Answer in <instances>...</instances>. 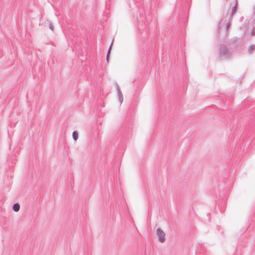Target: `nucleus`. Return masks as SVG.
<instances>
[{"instance_id":"20e7f679","label":"nucleus","mask_w":255,"mask_h":255,"mask_svg":"<svg viewBox=\"0 0 255 255\" xmlns=\"http://www.w3.org/2000/svg\"><path fill=\"white\" fill-rule=\"evenodd\" d=\"M73 138L75 140L78 139V134L76 131H74L72 133Z\"/></svg>"},{"instance_id":"f257e3e1","label":"nucleus","mask_w":255,"mask_h":255,"mask_svg":"<svg viewBox=\"0 0 255 255\" xmlns=\"http://www.w3.org/2000/svg\"><path fill=\"white\" fill-rule=\"evenodd\" d=\"M156 233L158 236L159 241L161 243H163L165 241V239L164 233L161 229H158L156 230Z\"/></svg>"},{"instance_id":"7ed1b4c3","label":"nucleus","mask_w":255,"mask_h":255,"mask_svg":"<svg viewBox=\"0 0 255 255\" xmlns=\"http://www.w3.org/2000/svg\"><path fill=\"white\" fill-rule=\"evenodd\" d=\"M13 210L15 212H18L20 209V206L18 204H14L13 206Z\"/></svg>"},{"instance_id":"39448f33","label":"nucleus","mask_w":255,"mask_h":255,"mask_svg":"<svg viewBox=\"0 0 255 255\" xmlns=\"http://www.w3.org/2000/svg\"><path fill=\"white\" fill-rule=\"evenodd\" d=\"M111 46H110L109 50H108V54H107V60H108L109 59V55H110V51H111Z\"/></svg>"},{"instance_id":"f03ea898","label":"nucleus","mask_w":255,"mask_h":255,"mask_svg":"<svg viewBox=\"0 0 255 255\" xmlns=\"http://www.w3.org/2000/svg\"><path fill=\"white\" fill-rule=\"evenodd\" d=\"M225 26V30L226 31L228 30L229 27V23L226 21H221L219 23V28L221 29L223 26Z\"/></svg>"}]
</instances>
